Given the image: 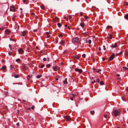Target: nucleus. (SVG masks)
<instances>
[{
	"mask_svg": "<svg viewBox=\"0 0 128 128\" xmlns=\"http://www.w3.org/2000/svg\"><path fill=\"white\" fill-rule=\"evenodd\" d=\"M120 112L119 110L117 109H114L113 110L112 112V114L113 116H116L120 114Z\"/></svg>",
	"mask_w": 128,
	"mask_h": 128,
	"instance_id": "obj_1",
	"label": "nucleus"
},
{
	"mask_svg": "<svg viewBox=\"0 0 128 128\" xmlns=\"http://www.w3.org/2000/svg\"><path fill=\"white\" fill-rule=\"evenodd\" d=\"M79 39L78 38V37L74 38L72 39V41L74 43H78L79 42Z\"/></svg>",
	"mask_w": 128,
	"mask_h": 128,
	"instance_id": "obj_2",
	"label": "nucleus"
},
{
	"mask_svg": "<svg viewBox=\"0 0 128 128\" xmlns=\"http://www.w3.org/2000/svg\"><path fill=\"white\" fill-rule=\"evenodd\" d=\"M10 11L15 12L16 10V9L14 6H12L10 7Z\"/></svg>",
	"mask_w": 128,
	"mask_h": 128,
	"instance_id": "obj_3",
	"label": "nucleus"
},
{
	"mask_svg": "<svg viewBox=\"0 0 128 128\" xmlns=\"http://www.w3.org/2000/svg\"><path fill=\"white\" fill-rule=\"evenodd\" d=\"M0 70H2L4 72L7 71L6 67V66H2V68H0Z\"/></svg>",
	"mask_w": 128,
	"mask_h": 128,
	"instance_id": "obj_4",
	"label": "nucleus"
},
{
	"mask_svg": "<svg viewBox=\"0 0 128 128\" xmlns=\"http://www.w3.org/2000/svg\"><path fill=\"white\" fill-rule=\"evenodd\" d=\"M28 33V32L26 30L23 31L22 33V36H24L27 35Z\"/></svg>",
	"mask_w": 128,
	"mask_h": 128,
	"instance_id": "obj_5",
	"label": "nucleus"
},
{
	"mask_svg": "<svg viewBox=\"0 0 128 128\" xmlns=\"http://www.w3.org/2000/svg\"><path fill=\"white\" fill-rule=\"evenodd\" d=\"M18 51L20 54H22L24 52L23 49L21 48H20L18 49Z\"/></svg>",
	"mask_w": 128,
	"mask_h": 128,
	"instance_id": "obj_6",
	"label": "nucleus"
},
{
	"mask_svg": "<svg viewBox=\"0 0 128 128\" xmlns=\"http://www.w3.org/2000/svg\"><path fill=\"white\" fill-rule=\"evenodd\" d=\"M60 67H58L57 66H55L53 67V69L55 70H57L59 69Z\"/></svg>",
	"mask_w": 128,
	"mask_h": 128,
	"instance_id": "obj_7",
	"label": "nucleus"
},
{
	"mask_svg": "<svg viewBox=\"0 0 128 128\" xmlns=\"http://www.w3.org/2000/svg\"><path fill=\"white\" fill-rule=\"evenodd\" d=\"M64 118L67 121H70V117L69 116H64Z\"/></svg>",
	"mask_w": 128,
	"mask_h": 128,
	"instance_id": "obj_8",
	"label": "nucleus"
},
{
	"mask_svg": "<svg viewBox=\"0 0 128 128\" xmlns=\"http://www.w3.org/2000/svg\"><path fill=\"white\" fill-rule=\"evenodd\" d=\"M117 46V44L116 43L114 44V45L112 44L111 46V48H116Z\"/></svg>",
	"mask_w": 128,
	"mask_h": 128,
	"instance_id": "obj_9",
	"label": "nucleus"
},
{
	"mask_svg": "<svg viewBox=\"0 0 128 128\" xmlns=\"http://www.w3.org/2000/svg\"><path fill=\"white\" fill-rule=\"evenodd\" d=\"M114 54H112L110 57V58H109V60L110 61H111L114 58Z\"/></svg>",
	"mask_w": 128,
	"mask_h": 128,
	"instance_id": "obj_10",
	"label": "nucleus"
},
{
	"mask_svg": "<svg viewBox=\"0 0 128 128\" xmlns=\"http://www.w3.org/2000/svg\"><path fill=\"white\" fill-rule=\"evenodd\" d=\"M75 70L76 71H78L80 73H81L82 72V70L81 69H78V68H76L75 69Z\"/></svg>",
	"mask_w": 128,
	"mask_h": 128,
	"instance_id": "obj_11",
	"label": "nucleus"
},
{
	"mask_svg": "<svg viewBox=\"0 0 128 128\" xmlns=\"http://www.w3.org/2000/svg\"><path fill=\"white\" fill-rule=\"evenodd\" d=\"M10 69L12 70H14L15 68L14 67V66L12 65L10 66Z\"/></svg>",
	"mask_w": 128,
	"mask_h": 128,
	"instance_id": "obj_12",
	"label": "nucleus"
},
{
	"mask_svg": "<svg viewBox=\"0 0 128 128\" xmlns=\"http://www.w3.org/2000/svg\"><path fill=\"white\" fill-rule=\"evenodd\" d=\"M10 32V31L8 30H5V33L7 34H9Z\"/></svg>",
	"mask_w": 128,
	"mask_h": 128,
	"instance_id": "obj_13",
	"label": "nucleus"
},
{
	"mask_svg": "<svg viewBox=\"0 0 128 128\" xmlns=\"http://www.w3.org/2000/svg\"><path fill=\"white\" fill-rule=\"evenodd\" d=\"M64 42H64V40H61L60 41V44H61L63 46V44H64Z\"/></svg>",
	"mask_w": 128,
	"mask_h": 128,
	"instance_id": "obj_14",
	"label": "nucleus"
},
{
	"mask_svg": "<svg viewBox=\"0 0 128 128\" xmlns=\"http://www.w3.org/2000/svg\"><path fill=\"white\" fill-rule=\"evenodd\" d=\"M73 57L74 59H78L79 58V56L76 55L74 56Z\"/></svg>",
	"mask_w": 128,
	"mask_h": 128,
	"instance_id": "obj_15",
	"label": "nucleus"
},
{
	"mask_svg": "<svg viewBox=\"0 0 128 128\" xmlns=\"http://www.w3.org/2000/svg\"><path fill=\"white\" fill-rule=\"evenodd\" d=\"M44 66V65L42 64H40L39 66L41 68H43Z\"/></svg>",
	"mask_w": 128,
	"mask_h": 128,
	"instance_id": "obj_16",
	"label": "nucleus"
},
{
	"mask_svg": "<svg viewBox=\"0 0 128 128\" xmlns=\"http://www.w3.org/2000/svg\"><path fill=\"white\" fill-rule=\"evenodd\" d=\"M67 78H65V80H64V81L63 83L64 84H67Z\"/></svg>",
	"mask_w": 128,
	"mask_h": 128,
	"instance_id": "obj_17",
	"label": "nucleus"
},
{
	"mask_svg": "<svg viewBox=\"0 0 128 128\" xmlns=\"http://www.w3.org/2000/svg\"><path fill=\"white\" fill-rule=\"evenodd\" d=\"M100 80L99 78H97L96 79V81H95V80H94V82L95 83L96 82H99V81Z\"/></svg>",
	"mask_w": 128,
	"mask_h": 128,
	"instance_id": "obj_18",
	"label": "nucleus"
},
{
	"mask_svg": "<svg viewBox=\"0 0 128 128\" xmlns=\"http://www.w3.org/2000/svg\"><path fill=\"white\" fill-rule=\"evenodd\" d=\"M80 26L82 28L84 27V24L82 23H81L80 24Z\"/></svg>",
	"mask_w": 128,
	"mask_h": 128,
	"instance_id": "obj_19",
	"label": "nucleus"
},
{
	"mask_svg": "<svg viewBox=\"0 0 128 128\" xmlns=\"http://www.w3.org/2000/svg\"><path fill=\"white\" fill-rule=\"evenodd\" d=\"M40 7L42 9L44 10V5H42L40 6Z\"/></svg>",
	"mask_w": 128,
	"mask_h": 128,
	"instance_id": "obj_20",
	"label": "nucleus"
},
{
	"mask_svg": "<svg viewBox=\"0 0 128 128\" xmlns=\"http://www.w3.org/2000/svg\"><path fill=\"white\" fill-rule=\"evenodd\" d=\"M123 68L124 70H128V68L124 66L123 67Z\"/></svg>",
	"mask_w": 128,
	"mask_h": 128,
	"instance_id": "obj_21",
	"label": "nucleus"
},
{
	"mask_svg": "<svg viewBox=\"0 0 128 128\" xmlns=\"http://www.w3.org/2000/svg\"><path fill=\"white\" fill-rule=\"evenodd\" d=\"M42 76L41 75H38L36 76V78H40V77Z\"/></svg>",
	"mask_w": 128,
	"mask_h": 128,
	"instance_id": "obj_22",
	"label": "nucleus"
},
{
	"mask_svg": "<svg viewBox=\"0 0 128 128\" xmlns=\"http://www.w3.org/2000/svg\"><path fill=\"white\" fill-rule=\"evenodd\" d=\"M90 112L93 115L94 113V110L91 111H90Z\"/></svg>",
	"mask_w": 128,
	"mask_h": 128,
	"instance_id": "obj_23",
	"label": "nucleus"
},
{
	"mask_svg": "<svg viewBox=\"0 0 128 128\" xmlns=\"http://www.w3.org/2000/svg\"><path fill=\"white\" fill-rule=\"evenodd\" d=\"M14 77L16 78H17L19 77V75H15Z\"/></svg>",
	"mask_w": 128,
	"mask_h": 128,
	"instance_id": "obj_24",
	"label": "nucleus"
},
{
	"mask_svg": "<svg viewBox=\"0 0 128 128\" xmlns=\"http://www.w3.org/2000/svg\"><path fill=\"white\" fill-rule=\"evenodd\" d=\"M86 54H83L82 55V57L84 58H85L86 57Z\"/></svg>",
	"mask_w": 128,
	"mask_h": 128,
	"instance_id": "obj_25",
	"label": "nucleus"
},
{
	"mask_svg": "<svg viewBox=\"0 0 128 128\" xmlns=\"http://www.w3.org/2000/svg\"><path fill=\"white\" fill-rule=\"evenodd\" d=\"M58 26L59 27H60L61 26V24L60 23H58L57 24Z\"/></svg>",
	"mask_w": 128,
	"mask_h": 128,
	"instance_id": "obj_26",
	"label": "nucleus"
},
{
	"mask_svg": "<svg viewBox=\"0 0 128 128\" xmlns=\"http://www.w3.org/2000/svg\"><path fill=\"white\" fill-rule=\"evenodd\" d=\"M100 84L101 85H103L104 84V82L102 81H101L100 82Z\"/></svg>",
	"mask_w": 128,
	"mask_h": 128,
	"instance_id": "obj_27",
	"label": "nucleus"
},
{
	"mask_svg": "<svg viewBox=\"0 0 128 128\" xmlns=\"http://www.w3.org/2000/svg\"><path fill=\"white\" fill-rule=\"evenodd\" d=\"M58 19V18L56 16L55 17V18L54 19V20L55 21H56V20H57Z\"/></svg>",
	"mask_w": 128,
	"mask_h": 128,
	"instance_id": "obj_28",
	"label": "nucleus"
},
{
	"mask_svg": "<svg viewBox=\"0 0 128 128\" xmlns=\"http://www.w3.org/2000/svg\"><path fill=\"white\" fill-rule=\"evenodd\" d=\"M20 60V59L19 58H18L16 60V62H18V61H19Z\"/></svg>",
	"mask_w": 128,
	"mask_h": 128,
	"instance_id": "obj_29",
	"label": "nucleus"
},
{
	"mask_svg": "<svg viewBox=\"0 0 128 128\" xmlns=\"http://www.w3.org/2000/svg\"><path fill=\"white\" fill-rule=\"evenodd\" d=\"M112 26H107V28L108 29L111 28H112Z\"/></svg>",
	"mask_w": 128,
	"mask_h": 128,
	"instance_id": "obj_30",
	"label": "nucleus"
},
{
	"mask_svg": "<svg viewBox=\"0 0 128 128\" xmlns=\"http://www.w3.org/2000/svg\"><path fill=\"white\" fill-rule=\"evenodd\" d=\"M62 36H63V34H60L58 35V36L59 37H62Z\"/></svg>",
	"mask_w": 128,
	"mask_h": 128,
	"instance_id": "obj_31",
	"label": "nucleus"
},
{
	"mask_svg": "<svg viewBox=\"0 0 128 128\" xmlns=\"http://www.w3.org/2000/svg\"><path fill=\"white\" fill-rule=\"evenodd\" d=\"M125 54L126 56H128V52H126L125 53Z\"/></svg>",
	"mask_w": 128,
	"mask_h": 128,
	"instance_id": "obj_32",
	"label": "nucleus"
},
{
	"mask_svg": "<svg viewBox=\"0 0 128 128\" xmlns=\"http://www.w3.org/2000/svg\"><path fill=\"white\" fill-rule=\"evenodd\" d=\"M92 42V41L91 40H88V42L89 44H90Z\"/></svg>",
	"mask_w": 128,
	"mask_h": 128,
	"instance_id": "obj_33",
	"label": "nucleus"
},
{
	"mask_svg": "<svg viewBox=\"0 0 128 128\" xmlns=\"http://www.w3.org/2000/svg\"><path fill=\"white\" fill-rule=\"evenodd\" d=\"M107 117H108V115L107 114H104V117L105 118H107Z\"/></svg>",
	"mask_w": 128,
	"mask_h": 128,
	"instance_id": "obj_34",
	"label": "nucleus"
},
{
	"mask_svg": "<svg viewBox=\"0 0 128 128\" xmlns=\"http://www.w3.org/2000/svg\"><path fill=\"white\" fill-rule=\"evenodd\" d=\"M8 54L10 56H11L12 55V52H8Z\"/></svg>",
	"mask_w": 128,
	"mask_h": 128,
	"instance_id": "obj_35",
	"label": "nucleus"
},
{
	"mask_svg": "<svg viewBox=\"0 0 128 128\" xmlns=\"http://www.w3.org/2000/svg\"><path fill=\"white\" fill-rule=\"evenodd\" d=\"M30 76H28L27 78V79L28 80H29L30 79Z\"/></svg>",
	"mask_w": 128,
	"mask_h": 128,
	"instance_id": "obj_36",
	"label": "nucleus"
},
{
	"mask_svg": "<svg viewBox=\"0 0 128 128\" xmlns=\"http://www.w3.org/2000/svg\"><path fill=\"white\" fill-rule=\"evenodd\" d=\"M50 66V64H48L46 66V67L47 68L49 67Z\"/></svg>",
	"mask_w": 128,
	"mask_h": 128,
	"instance_id": "obj_37",
	"label": "nucleus"
},
{
	"mask_svg": "<svg viewBox=\"0 0 128 128\" xmlns=\"http://www.w3.org/2000/svg\"><path fill=\"white\" fill-rule=\"evenodd\" d=\"M125 18L126 19H128V14H127Z\"/></svg>",
	"mask_w": 128,
	"mask_h": 128,
	"instance_id": "obj_38",
	"label": "nucleus"
},
{
	"mask_svg": "<svg viewBox=\"0 0 128 128\" xmlns=\"http://www.w3.org/2000/svg\"><path fill=\"white\" fill-rule=\"evenodd\" d=\"M88 16H86L85 17V18L86 19H88Z\"/></svg>",
	"mask_w": 128,
	"mask_h": 128,
	"instance_id": "obj_39",
	"label": "nucleus"
},
{
	"mask_svg": "<svg viewBox=\"0 0 128 128\" xmlns=\"http://www.w3.org/2000/svg\"><path fill=\"white\" fill-rule=\"evenodd\" d=\"M101 71V69H99L98 70H97V72H100Z\"/></svg>",
	"mask_w": 128,
	"mask_h": 128,
	"instance_id": "obj_40",
	"label": "nucleus"
},
{
	"mask_svg": "<svg viewBox=\"0 0 128 128\" xmlns=\"http://www.w3.org/2000/svg\"><path fill=\"white\" fill-rule=\"evenodd\" d=\"M12 47V46L11 45L9 44V47L10 48V50H12V49L11 48V47Z\"/></svg>",
	"mask_w": 128,
	"mask_h": 128,
	"instance_id": "obj_41",
	"label": "nucleus"
},
{
	"mask_svg": "<svg viewBox=\"0 0 128 128\" xmlns=\"http://www.w3.org/2000/svg\"><path fill=\"white\" fill-rule=\"evenodd\" d=\"M103 49L104 50H106V48H105V46H103Z\"/></svg>",
	"mask_w": 128,
	"mask_h": 128,
	"instance_id": "obj_42",
	"label": "nucleus"
},
{
	"mask_svg": "<svg viewBox=\"0 0 128 128\" xmlns=\"http://www.w3.org/2000/svg\"><path fill=\"white\" fill-rule=\"evenodd\" d=\"M109 38L110 39H112V36L111 35H110L109 36Z\"/></svg>",
	"mask_w": 128,
	"mask_h": 128,
	"instance_id": "obj_43",
	"label": "nucleus"
},
{
	"mask_svg": "<svg viewBox=\"0 0 128 128\" xmlns=\"http://www.w3.org/2000/svg\"><path fill=\"white\" fill-rule=\"evenodd\" d=\"M122 52H119V53H118V54H117V55H119V54L120 55V54H122Z\"/></svg>",
	"mask_w": 128,
	"mask_h": 128,
	"instance_id": "obj_44",
	"label": "nucleus"
},
{
	"mask_svg": "<svg viewBox=\"0 0 128 128\" xmlns=\"http://www.w3.org/2000/svg\"><path fill=\"white\" fill-rule=\"evenodd\" d=\"M43 60L44 61H45L46 60V59L45 58H44L43 59Z\"/></svg>",
	"mask_w": 128,
	"mask_h": 128,
	"instance_id": "obj_45",
	"label": "nucleus"
},
{
	"mask_svg": "<svg viewBox=\"0 0 128 128\" xmlns=\"http://www.w3.org/2000/svg\"><path fill=\"white\" fill-rule=\"evenodd\" d=\"M55 79H56V80H57L58 79V77H57V76L55 78Z\"/></svg>",
	"mask_w": 128,
	"mask_h": 128,
	"instance_id": "obj_46",
	"label": "nucleus"
},
{
	"mask_svg": "<svg viewBox=\"0 0 128 128\" xmlns=\"http://www.w3.org/2000/svg\"><path fill=\"white\" fill-rule=\"evenodd\" d=\"M70 99L72 100H73V98L72 97H71L70 98Z\"/></svg>",
	"mask_w": 128,
	"mask_h": 128,
	"instance_id": "obj_47",
	"label": "nucleus"
},
{
	"mask_svg": "<svg viewBox=\"0 0 128 128\" xmlns=\"http://www.w3.org/2000/svg\"><path fill=\"white\" fill-rule=\"evenodd\" d=\"M34 106H32L31 108L32 109H34Z\"/></svg>",
	"mask_w": 128,
	"mask_h": 128,
	"instance_id": "obj_48",
	"label": "nucleus"
},
{
	"mask_svg": "<svg viewBox=\"0 0 128 128\" xmlns=\"http://www.w3.org/2000/svg\"><path fill=\"white\" fill-rule=\"evenodd\" d=\"M37 30V29H35V30H34L33 31L34 32H35Z\"/></svg>",
	"mask_w": 128,
	"mask_h": 128,
	"instance_id": "obj_49",
	"label": "nucleus"
},
{
	"mask_svg": "<svg viewBox=\"0 0 128 128\" xmlns=\"http://www.w3.org/2000/svg\"><path fill=\"white\" fill-rule=\"evenodd\" d=\"M102 59L103 61H104L105 60V59L104 58H102Z\"/></svg>",
	"mask_w": 128,
	"mask_h": 128,
	"instance_id": "obj_50",
	"label": "nucleus"
},
{
	"mask_svg": "<svg viewBox=\"0 0 128 128\" xmlns=\"http://www.w3.org/2000/svg\"><path fill=\"white\" fill-rule=\"evenodd\" d=\"M69 19L70 20L72 18V17L71 16H69Z\"/></svg>",
	"mask_w": 128,
	"mask_h": 128,
	"instance_id": "obj_51",
	"label": "nucleus"
},
{
	"mask_svg": "<svg viewBox=\"0 0 128 128\" xmlns=\"http://www.w3.org/2000/svg\"><path fill=\"white\" fill-rule=\"evenodd\" d=\"M98 49L99 50H101V48L100 47H99L98 48Z\"/></svg>",
	"mask_w": 128,
	"mask_h": 128,
	"instance_id": "obj_52",
	"label": "nucleus"
},
{
	"mask_svg": "<svg viewBox=\"0 0 128 128\" xmlns=\"http://www.w3.org/2000/svg\"><path fill=\"white\" fill-rule=\"evenodd\" d=\"M49 33V32H46V34H47V35H48V34Z\"/></svg>",
	"mask_w": 128,
	"mask_h": 128,
	"instance_id": "obj_53",
	"label": "nucleus"
},
{
	"mask_svg": "<svg viewBox=\"0 0 128 128\" xmlns=\"http://www.w3.org/2000/svg\"><path fill=\"white\" fill-rule=\"evenodd\" d=\"M120 76V75L118 74H117L116 75V76Z\"/></svg>",
	"mask_w": 128,
	"mask_h": 128,
	"instance_id": "obj_54",
	"label": "nucleus"
},
{
	"mask_svg": "<svg viewBox=\"0 0 128 128\" xmlns=\"http://www.w3.org/2000/svg\"><path fill=\"white\" fill-rule=\"evenodd\" d=\"M49 37H50V36L49 35H47V38H49Z\"/></svg>",
	"mask_w": 128,
	"mask_h": 128,
	"instance_id": "obj_55",
	"label": "nucleus"
},
{
	"mask_svg": "<svg viewBox=\"0 0 128 128\" xmlns=\"http://www.w3.org/2000/svg\"><path fill=\"white\" fill-rule=\"evenodd\" d=\"M58 40H56V43H58Z\"/></svg>",
	"mask_w": 128,
	"mask_h": 128,
	"instance_id": "obj_56",
	"label": "nucleus"
},
{
	"mask_svg": "<svg viewBox=\"0 0 128 128\" xmlns=\"http://www.w3.org/2000/svg\"><path fill=\"white\" fill-rule=\"evenodd\" d=\"M22 101L24 102H26V100H22Z\"/></svg>",
	"mask_w": 128,
	"mask_h": 128,
	"instance_id": "obj_57",
	"label": "nucleus"
},
{
	"mask_svg": "<svg viewBox=\"0 0 128 128\" xmlns=\"http://www.w3.org/2000/svg\"><path fill=\"white\" fill-rule=\"evenodd\" d=\"M63 64V62H61V63H60V64H61V65H62V64Z\"/></svg>",
	"mask_w": 128,
	"mask_h": 128,
	"instance_id": "obj_58",
	"label": "nucleus"
},
{
	"mask_svg": "<svg viewBox=\"0 0 128 128\" xmlns=\"http://www.w3.org/2000/svg\"><path fill=\"white\" fill-rule=\"evenodd\" d=\"M118 80H120V78H118Z\"/></svg>",
	"mask_w": 128,
	"mask_h": 128,
	"instance_id": "obj_59",
	"label": "nucleus"
},
{
	"mask_svg": "<svg viewBox=\"0 0 128 128\" xmlns=\"http://www.w3.org/2000/svg\"><path fill=\"white\" fill-rule=\"evenodd\" d=\"M19 124L18 123H17V124H16V125H17V126H18Z\"/></svg>",
	"mask_w": 128,
	"mask_h": 128,
	"instance_id": "obj_60",
	"label": "nucleus"
},
{
	"mask_svg": "<svg viewBox=\"0 0 128 128\" xmlns=\"http://www.w3.org/2000/svg\"><path fill=\"white\" fill-rule=\"evenodd\" d=\"M72 94V95L73 96H74V95L73 94Z\"/></svg>",
	"mask_w": 128,
	"mask_h": 128,
	"instance_id": "obj_61",
	"label": "nucleus"
},
{
	"mask_svg": "<svg viewBox=\"0 0 128 128\" xmlns=\"http://www.w3.org/2000/svg\"><path fill=\"white\" fill-rule=\"evenodd\" d=\"M68 29H70V26H68Z\"/></svg>",
	"mask_w": 128,
	"mask_h": 128,
	"instance_id": "obj_62",
	"label": "nucleus"
},
{
	"mask_svg": "<svg viewBox=\"0 0 128 128\" xmlns=\"http://www.w3.org/2000/svg\"><path fill=\"white\" fill-rule=\"evenodd\" d=\"M23 2H25V0H23Z\"/></svg>",
	"mask_w": 128,
	"mask_h": 128,
	"instance_id": "obj_63",
	"label": "nucleus"
},
{
	"mask_svg": "<svg viewBox=\"0 0 128 128\" xmlns=\"http://www.w3.org/2000/svg\"><path fill=\"white\" fill-rule=\"evenodd\" d=\"M32 14H34V13H32Z\"/></svg>",
	"mask_w": 128,
	"mask_h": 128,
	"instance_id": "obj_64",
	"label": "nucleus"
}]
</instances>
